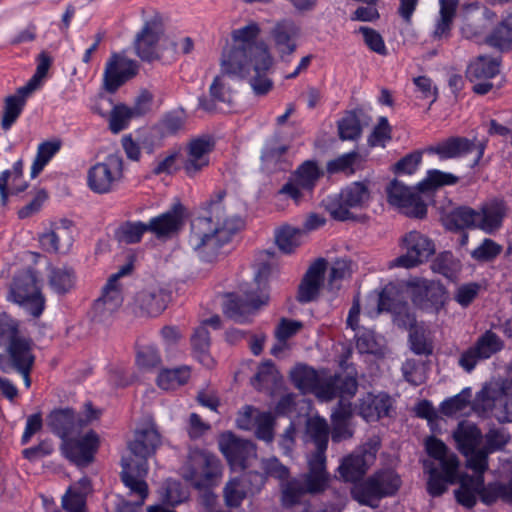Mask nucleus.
<instances>
[{"instance_id":"1","label":"nucleus","mask_w":512,"mask_h":512,"mask_svg":"<svg viewBox=\"0 0 512 512\" xmlns=\"http://www.w3.org/2000/svg\"><path fill=\"white\" fill-rule=\"evenodd\" d=\"M260 31L256 22L234 29L231 33L233 46L223 51L220 62L224 74L248 78L256 96H264L273 88V81L268 77L273 58L267 44L257 41Z\"/></svg>"},{"instance_id":"2","label":"nucleus","mask_w":512,"mask_h":512,"mask_svg":"<svg viewBox=\"0 0 512 512\" xmlns=\"http://www.w3.org/2000/svg\"><path fill=\"white\" fill-rule=\"evenodd\" d=\"M226 192L219 190L199 208L198 216L191 222L188 243L198 257L205 262L217 259L224 245L242 228L243 220L228 215L223 203Z\"/></svg>"},{"instance_id":"3","label":"nucleus","mask_w":512,"mask_h":512,"mask_svg":"<svg viewBox=\"0 0 512 512\" xmlns=\"http://www.w3.org/2000/svg\"><path fill=\"white\" fill-rule=\"evenodd\" d=\"M161 444L158 432L151 416H146L144 422L135 431V438L130 443V452L137 458H130V497H136L133 504L141 506L148 496V485L145 476L148 472L147 459L152 456ZM132 500H130V505Z\"/></svg>"},{"instance_id":"4","label":"nucleus","mask_w":512,"mask_h":512,"mask_svg":"<svg viewBox=\"0 0 512 512\" xmlns=\"http://www.w3.org/2000/svg\"><path fill=\"white\" fill-rule=\"evenodd\" d=\"M377 314L390 312L393 314L394 322L399 327L411 328L409 342L411 350L417 355H430L433 352V345L427 338L425 331L413 328L416 323L415 315L410 311L409 305L404 301L399 289L395 284L389 283L384 286L376 300Z\"/></svg>"},{"instance_id":"5","label":"nucleus","mask_w":512,"mask_h":512,"mask_svg":"<svg viewBox=\"0 0 512 512\" xmlns=\"http://www.w3.org/2000/svg\"><path fill=\"white\" fill-rule=\"evenodd\" d=\"M326 460V456L307 455V470L282 485L284 506H293L304 495H319L330 487L332 476L327 470Z\"/></svg>"},{"instance_id":"6","label":"nucleus","mask_w":512,"mask_h":512,"mask_svg":"<svg viewBox=\"0 0 512 512\" xmlns=\"http://www.w3.org/2000/svg\"><path fill=\"white\" fill-rule=\"evenodd\" d=\"M269 274V266L261 265L254 276L253 284H245L241 287L243 297L233 294L229 296L223 308L225 315L239 323L250 321L256 310L268 303L267 282Z\"/></svg>"},{"instance_id":"7","label":"nucleus","mask_w":512,"mask_h":512,"mask_svg":"<svg viewBox=\"0 0 512 512\" xmlns=\"http://www.w3.org/2000/svg\"><path fill=\"white\" fill-rule=\"evenodd\" d=\"M183 478L197 489L213 486L221 475V464L216 455L207 450L191 448L182 466Z\"/></svg>"},{"instance_id":"8","label":"nucleus","mask_w":512,"mask_h":512,"mask_svg":"<svg viewBox=\"0 0 512 512\" xmlns=\"http://www.w3.org/2000/svg\"><path fill=\"white\" fill-rule=\"evenodd\" d=\"M8 299L22 307L29 315L35 318L41 316L46 300L35 271L23 270L14 276Z\"/></svg>"},{"instance_id":"9","label":"nucleus","mask_w":512,"mask_h":512,"mask_svg":"<svg viewBox=\"0 0 512 512\" xmlns=\"http://www.w3.org/2000/svg\"><path fill=\"white\" fill-rule=\"evenodd\" d=\"M101 415V410L93 407L91 402L84 404V409L76 413L71 408H60L50 412L47 416V425L50 430L63 440L79 433Z\"/></svg>"},{"instance_id":"10","label":"nucleus","mask_w":512,"mask_h":512,"mask_svg":"<svg viewBox=\"0 0 512 512\" xmlns=\"http://www.w3.org/2000/svg\"><path fill=\"white\" fill-rule=\"evenodd\" d=\"M128 275V263L118 272L109 276L103 286L101 295L94 301L92 319L96 323L109 324L113 321L124 301L123 285L120 279Z\"/></svg>"},{"instance_id":"11","label":"nucleus","mask_w":512,"mask_h":512,"mask_svg":"<svg viewBox=\"0 0 512 512\" xmlns=\"http://www.w3.org/2000/svg\"><path fill=\"white\" fill-rule=\"evenodd\" d=\"M369 198L368 184L356 181L343 188L340 193L328 196L323 203L333 219L345 221L352 218L350 209L362 208Z\"/></svg>"},{"instance_id":"12","label":"nucleus","mask_w":512,"mask_h":512,"mask_svg":"<svg viewBox=\"0 0 512 512\" xmlns=\"http://www.w3.org/2000/svg\"><path fill=\"white\" fill-rule=\"evenodd\" d=\"M400 478L391 470L376 473L353 490L354 498L363 505L377 507V502L384 496L394 494L400 487Z\"/></svg>"},{"instance_id":"13","label":"nucleus","mask_w":512,"mask_h":512,"mask_svg":"<svg viewBox=\"0 0 512 512\" xmlns=\"http://www.w3.org/2000/svg\"><path fill=\"white\" fill-rule=\"evenodd\" d=\"M413 304L431 314H438L446 302L445 287L435 281L414 278L407 282Z\"/></svg>"},{"instance_id":"14","label":"nucleus","mask_w":512,"mask_h":512,"mask_svg":"<svg viewBox=\"0 0 512 512\" xmlns=\"http://www.w3.org/2000/svg\"><path fill=\"white\" fill-rule=\"evenodd\" d=\"M123 176V159L118 153L109 154L103 162L96 163L88 170L87 184L96 193L112 190Z\"/></svg>"},{"instance_id":"15","label":"nucleus","mask_w":512,"mask_h":512,"mask_svg":"<svg viewBox=\"0 0 512 512\" xmlns=\"http://www.w3.org/2000/svg\"><path fill=\"white\" fill-rule=\"evenodd\" d=\"M486 143L478 141L476 138L468 139L465 137H449L441 142L427 148V153L437 155L440 160H448L463 157L475 152V158L471 167L479 164L484 155Z\"/></svg>"},{"instance_id":"16","label":"nucleus","mask_w":512,"mask_h":512,"mask_svg":"<svg viewBox=\"0 0 512 512\" xmlns=\"http://www.w3.org/2000/svg\"><path fill=\"white\" fill-rule=\"evenodd\" d=\"M386 194L388 203L406 216L419 219L426 216L427 206L420 194L397 179L386 186Z\"/></svg>"},{"instance_id":"17","label":"nucleus","mask_w":512,"mask_h":512,"mask_svg":"<svg viewBox=\"0 0 512 512\" xmlns=\"http://www.w3.org/2000/svg\"><path fill=\"white\" fill-rule=\"evenodd\" d=\"M473 411L480 417H495L499 421L508 419L509 404L503 388L485 385L472 403Z\"/></svg>"},{"instance_id":"18","label":"nucleus","mask_w":512,"mask_h":512,"mask_svg":"<svg viewBox=\"0 0 512 512\" xmlns=\"http://www.w3.org/2000/svg\"><path fill=\"white\" fill-rule=\"evenodd\" d=\"M457 449L466 457V465L474 472H485V467L479 466L473 460L482 450L483 435L476 424L462 421L453 432Z\"/></svg>"},{"instance_id":"19","label":"nucleus","mask_w":512,"mask_h":512,"mask_svg":"<svg viewBox=\"0 0 512 512\" xmlns=\"http://www.w3.org/2000/svg\"><path fill=\"white\" fill-rule=\"evenodd\" d=\"M405 253L391 262V267L413 268L426 261L435 251L433 242L418 231H410L402 239Z\"/></svg>"},{"instance_id":"20","label":"nucleus","mask_w":512,"mask_h":512,"mask_svg":"<svg viewBox=\"0 0 512 512\" xmlns=\"http://www.w3.org/2000/svg\"><path fill=\"white\" fill-rule=\"evenodd\" d=\"M215 148L214 137L203 134L190 139L186 145L183 162L185 174L193 178L210 164V154Z\"/></svg>"},{"instance_id":"21","label":"nucleus","mask_w":512,"mask_h":512,"mask_svg":"<svg viewBox=\"0 0 512 512\" xmlns=\"http://www.w3.org/2000/svg\"><path fill=\"white\" fill-rule=\"evenodd\" d=\"M100 446L99 435L94 430H89L82 437L67 439L62 444V453L78 467H87L94 461Z\"/></svg>"},{"instance_id":"22","label":"nucleus","mask_w":512,"mask_h":512,"mask_svg":"<svg viewBox=\"0 0 512 512\" xmlns=\"http://www.w3.org/2000/svg\"><path fill=\"white\" fill-rule=\"evenodd\" d=\"M163 31L162 17L158 12L145 19L143 28L135 39V50L141 59L152 61L158 57L157 44Z\"/></svg>"},{"instance_id":"23","label":"nucleus","mask_w":512,"mask_h":512,"mask_svg":"<svg viewBox=\"0 0 512 512\" xmlns=\"http://www.w3.org/2000/svg\"><path fill=\"white\" fill-rule=\"evenodd\" d=\"M185 207L180 201L171 208L149 220V232L158 239H169L177 235L184 225Z\"/></svg>"},{"instance_id":"24","label":"nucleus","mask_w":512,"mask_h":512,"mask_svg":"<svg viewBox=\"0 0 512 512\" xmlns=\"http://www.w3.org/2000/svg\"><path fill=\"white\" fill-rule=\"evenodd\" d=\"M219 446L228 462L241 469L246 468L249 457L256 454L255 446L251 441L237 438L230 432L221 436Z\"/></svg>"},{"instance_id":"25","label":"nucleus","mask_w":512,"mask_h":512,"mask_svg":"<svg viewBox=\"0 0 512 512\" xmlns=\"http://www.w3.org/2000/svg\"><path fill=\"white\" fill-rule=\"evenodd\" d=\"M458 467L454 459H450L443 463V467L440 470L436 467H431L428 463H425V468L429 471V479L427 483L428 493L437 497L442 495L448 484H454L458 480Z\"/></svg>"},{"instance_id":"26","label":"nucleus","mask_w":512,"mask_h":512,"mask_svg":"<svg viewBox=\"0 0 512 512\" xmlns=\"http://www.w3.org/2000/svg\"><path fill=\"white\" fill-rule=\"evenodd\" d=\"M507 205L502 199H492L485 202L478 211V229L487 234L498 231L507 215Z\"/></svg>"},{"instance_id":"27","label":"nucleus","mask_w":512,"mask_h":512,"mask_svg":"<svg viewBox=\"0 0 512 512\" xmlns=\"http://www.w3.org/2000/svg\"><path fill=\"white\" fill-rule=\"evenodd\" d=\"M374 458V453L362 450L344 457L338 467L340 478L345 482H356L362 479Z\"/></svg>"},{"instance_id":"28","label":"nucleus","mask_w":512,"mask_h":512,"mask_svg":"<svg viewBox=\"0 0 512 512\" xmlns=\"http://www.w3.org/2000/svg\"><path fill=\"white\" fill-rule=\"evenodd\" d=\"M392 409V398L386 393H367L360 399L359 415L367 422H375L389 416Z\"/></svg>"},{"instance_id":"29","label":"nucleus","mask_w":512,"mask_h":512,"mask_svg":"<svg viewBox=\"0 0 512 512\" xmlns=\"http://www.w3.org/2000/svg\"><path fill=\"white\" fill-rule=\"evenodd\" d=\"M325 268L324 259H318L309 267L298 287L297 300L300 303H309L316 299L323 282Z\"/></svg>"},{"instance_id":"30","label":"nucleus","mask_w":512,"mask_h":512,"mask_svg":"<svg viewBox=\"0 0 512 512\" xmlns=\"http://www.w3.org/2000/svg\"><path fill=\"white\" fill-rule=\"evenodd\" d=\"M483 474L475 472V475H462L459 479L460 486L455 490V498L459 504L471 509L477 503V497L482 501Z\"/></svg>"},{"instance_id":"31","label":"nucleus","mask_w":512,"mask_h":512,"mask_svg":"<svg viewBox=\"0 0 512 512\" xmlns=\"http://www.w3.org/2000/svg\"><path fill=\"white\" fill-rule=\"evenodd\" d=\"M228 77L231 75L224 74L221 70V75H218L214 78L213 82L209 87L210 99L206 97L199 98V107L207 112H212L215 110V103H225L231 104L233 102L234 91L229 83ZM232 78H235L232 76Z\"/></svg>"},{"instance_id":"32","label":"nucleus","mask_w":512,"mask_h":512,"mask_svg":"<svg viewBox=\"0 0 512 512\" xmlns=\"http://www.w3.org/2000/svg\"><path fill=\"white\" fill-rule=\"evenodd\" d=\"M128 80V59L124 55L113 54L106 63L103 73V88L115 93Z\"/></svg>"},{"instance_id":"33","label":"nucleus","mask_w":512,"mask_h":512,"mask_svg":"<svg viewBox=\"0 0 512 512\" xmlns=\"http://www.w3.org/2000/svg\"><path fill=\"white\" fill-rule=\"evenodd\" d=\"M272 37L281 58L291 55L297 47L295 42L299 35V28L292 20H282L273 28Z\"/></svg>"},{"instance_id":"34","label":"nucleus","mask_w":512,"mask_h":512,"mask_svg":"<svg viewBox=\"0 0 512 512\" xmlns=\"http://www.w3.org/2000/svg\"><path fill=\"white\" fill-rule=\"evenodd\" d=\"M167 295L161 289L143 290L134 298L135 309L142 315L158 316L166 308Z\"/></svg>"},{"instance_id":"35","label":"nucleus","mask_w":512,"mask_h":512,"mask_svg":"<svg viewBox=\"0 0 512 512\" xmlns=\"http://www.w3.org/2000/svg\"><path fill=\"white\" fill-rule=\"evenodd\" d=\"M291 381L302 393H313L322 400L320 394L325 390V382L322 383L317 372L306 365L296 366L290 373Z\"/></svg>"},{"instance_id":"36","label":"nucleus","mask_w":512,"mask_h":512,"mask_svg":"<svg viewBox=\"0 0 512 512\" xmlns=\"http://www.w3.org/2000/svg\"><path fill=\"white\" fill-rule=\"evenodd\" d=\"M351 417L352 408L350 403L341 400L331 414V438L333 442L339 443L353 436V430L350 427Z\"/></svg>"},{"instance_id":"37","label":"nucleus","mask_w":512,"mask_h":512,"mask_svg":"<svg viewBox=\"0 0 512 512\" xmlns=\"http://www.w3.org/2000/svg\"><path fill=\"white\" fill-rule=\"evenodd\" d=\"M485 443L481 453L473 462L488 469V456L491 453L502 450L510 440L509 432L503 427H493L484 436Z\"/></svg>"},{"instance_id":"38","label":"nucleus","mask_w":512,"mask_h":512,"mask_svg":"<svg viewBox=\"0 0 512 512\" xmlns=\"http://www.w3.org/2000/svg\"><path fill=\"white\" fill-rule=\"evenodd\" d=\"M458 5V0H439V16L432 32L433 39L441 40L450 37Z\"/></svg>"},{"instance_id":"39","label":"nucleus","mask_w":512,"mask_h":512,"mask_svg":"<svg viewBox=\"0 0 512 512\" xmlns=\"http://www.w3.org/2000/svg\"><path fill=\"white\" fill-rule=\"evenodd\" d=\"M47 271L48 285L54 293L64 295L74 287L76 276L72 268L50 265Z\"/></svg>"},{"instance_id":"40","label":"nucleus","mask_w":512,"mask_h":512,"mask_svg":"<svg viewBox=\"0 0 512 512\" xmlns=\"http://www.w3.org/2000/svg\"><path fill=\"white\" fill-rule=\"evenodd\" d=\"M358 383L352 376H335L325 382V390L321 391L323 401L332 400L335 397H352L357 392Z\"/></svg>"},{"instance_id":"41","label":"nucleus","mask_w":512,"mask_h":512,"mask_svg":"<svg viewBox=\"0 0 512 512\" xmlns=\"http://www.w3.org/2000/svg\"><path fill=\"white\" fill-rule=\"evenodd\" d=\"M23 174V161L17 160L12 169H7L0 174V203L2 206H6L10 193L18 194L23 192L27 184L16 187L14 183L22 177Z\"/></svg>"},{"instance_id":"42","label":"nucleus","mask_w":512,"mask_h":512,"mask_svg":"<svg viewBox=\"0 0 512 512\" xmlns=\"http://www.w3.org/2000/svg\"><path fill=\"white\" fill-rule=\"evenodd\" d=\"M307 434L315 445L312 456H326L329 441V427L324 418H312L307 422Z\"/></svg>"},{"instance_id":"43","label":"nucleus","mask_w":512,"mask_h":512,"mask_svg":"<svg viewBox=\"0 0 512 512\" xmlns=\"http://www.w3.org/2000/svg\"><path fill=\"white\" fill-rule=\"evenodd\" d=\"M478 220L479 215L476 209L461 206L455 208L446 216L445 224L450 230L478 229Z\"/></svg>"},{"instance_id":"44","label":"nucleus","mask_w":512,"mask_h":512,"mask_svg":"<svg viewBox=\"0 0 512 512\" xmlns=\"http://www.w3.org/2000/svg\"><path fill=\"white\" fill-rule=\"evenodd\" d=\"M499 62L491 57L478 56L467 68V77L471 82L490 80L499 73Z\"/></svg>"},{"instance_id":"45","label":"nucleus","mask_w":512,"mask_h":512,"mask_svg":"<svg viewBox=\"0 0 512 512\" xmlns=\"http://www.w3.org/2000/svg\"><path fill=\"white\" fill-rule=\"evenodd\" d=\"M191 345L195 358L206 368H212L214 360L209 353L210 335L204 325L198 326L191 336Z\"/></svg>"},{"instance_id":"46","label":"nucleus","mask_w":512,"mask_h":512,"mask_svg":"<svg viewBox=\"0 0 512 512\" xmlns=\"http://www.w3.org/2000/svg\"><path fill=\"white\" fill-rule=\"evenodd\" d=\"M62 141L60 139H52L41 142L37 147L35 159L31 165V178L37 177L51 159L60 151Z\"/></svg>"},{"instance_id":"47","label":"nucleus","mask_w":512,"mask_h":512,"mask_svg":"<svg viewBox=\"0 0 512 512\" xmlns=\"http://www.w3.org/2000/svg\"><path fill=\"white\" fill-rule=\"evenodd\" d=\"M497 501L512 504V477L508 482L494 481L486 485L483 482L482 503L492 505Z\"/></svg>"},{"instance_id":"48","label":"nucleus","mask_w":512,"mask_h":512,"mask_svg":"<svg viewBox=\"0 0 512 512\" xmlns=\"http://www.w3.org/2000/svg\"><path fill=\"white\" fill-rule=\"evenodd\" d=\"M190 377L191 369L187 365L163 369L157 377V384L163 390H173L186 384Z\"/></svg>"},{"instance_id":"49","label":"nucleus","mask_w":512,"mask_h":512,"mask_svg":"<svg viewBox=\"0 0 512 512\" xmlns=\"http://www.w3.org/2000/svg\"><path fill=\"white\" fill-rule=\"evenodd\" d=\"M155 146V128H140L136 133L135 140L130 136V160L138 161L141 156V149L145 150L148 154L153 153Z\"/></svg>"},{"instance_id":"50","label":"nucleus","mask_w":512,"mask_h":512,"mask_svg":"<svg viewBox=\"0 0 512 512\" xmlns=\"http://www.w3.org/2000/svg\"><path fill=\"white\" fill-rule=\"evenodd\" d=\"M320 176L321 171L317 163L312 160L302 163L293 174V178L306 191L313 190Z\"/></svg>"},{"instance_id":"51","label":"nucleus","mask_w":512,"mask_h":512,"mask_svg":"<svg viewBox=\"0 0 512 512\" xmlns=\"http://www.w3.org/2000/svg\"><path fill=\"white\" fill-rule=\"evenodd\" d=\"M473 346L485 360L501 351L504 344L502 339L497 334L488 330L477 339Z\"/></svg>"},{"instance_id":"52","label":"nucleus","mask_w":512,"mask_h":512,"mask_svg":"<svg viewBox=\"0 0 512 512\" xmlns=\"http://www.w3.org/2000/svg\"><path fill=\"white\" fill-rule=\"evenodd\" d=\"M432 269L448 279H454L460 270V263L452 252L445 251L434 259Z\"/></svg>"},{"instance_id":"53","label":"nucleus","mask_w":512,"mask_h":512,"mask_svg":"<svg viewBox=\"0 0 512 512\" xmlns=\"http://www.w3.org/2000/svg\"><path fill=\"white\" fill-rule=\"evenodd\" d=\"M286 151L287 147L277 140L267 141L261 153V160L269 169H282L281 160Z\"/></svg>"},{"instance_id":"54","label":"nucleus","mask_w":512,"mask_h":512,"mask_svg":"<svg viewBox=\"0 0 512 512\" xmlns=\"http://www.w3.org/2000/svg\"><path fill=\"white\" fill-rule=\"evenodd\" d=\"M471 388H464L457 395L444 400L441 403V412L446 416H455L463 412L471 402Z\"/></svg>"},{"instance_id":"55","label":"nucleus","mask_w":512,"mask_h":512,"mask_svg":"<svg viewBox=\"0 0 512 512\" xmlns=\"http://www.w3.org/2000/svg\"><path fill=\"white\" fill-rule=\"evenodd\" d=\"M302 232L300 229L283 226L276 235L275 240L279 249L284 253H291L296 247L300 245V237Z\"/></svg>"},{"instance_id":"56","label":"nucleus","mask_w":512,"mask_h":512,"mask_svg":"<svg viewBox=\"0 0 512 512\" xmlns=\"http://www.w3.org/2000/svg\"><path fill=\"white\" fill-rule=\"evenodd\" d=\"M154 95L147 89H141L130 104V120L142 118L152 111Z\"/></svg>"},{"instance_id":"57","label":"nucleus","mask_w":512,"mask_h":512,"mask_svg":"<svg viewBox=\"0 0 512 512\" xmlns=\"http://www.w3.org/2000/svg\"><path fill=\"white\" fill-rule=\"evenodd\" d=\"M25 106L17 99L7 96L4 100L3 112L1 117V128L8 131L15 124L19 116L22 114Z\"/></svg>"},{"instance_id":"58","label":"nucleus","mask_w":512,"mask_h":512,"mask_svg":"<svg viewBox=\"0 0 512 512\" xmlns=\"http://www.w3.org/2000/svg\"><path fill=\"white\" fill-rule=\"evenodd\" d=\"M361 124L356 113L348 112L338 122L339 137L342 140H355L361 135Z\"/></svg>"},{"instance_id":"59","label":"nucleus","mask_w":512,"mask_h":512,"mask_svg":"<svg viewBox=\"0 0 512 512\" xmlns=\"http://www.w3.org/2000/svg\"><path fill=\"white\" fill-rule=\"evenodd\" d=\"M136 365L141 370H151L161 363V356L158 349L152 345L142 346L136 351Z\"/></svg>"},{"instance_id":"60","label":"nucleus","mask_w":512,"mask_h":512,"mask_svg":"<svg viewBox=\"0 0 512 512\" xmlns=\"http://www.w3.org/2000/svg\"><path fill=\"white\" fill-rule=\"evenodd\" d=\"M185 121L184 110H174L163 116L159 126L164 135H174L184 128Z\"/></svg>"},{"instance_id":"61","label":"nucleus","mask_w":512,"mask_h":512,"mask_svg":"<svg viewBox=\"0 0 512 512\" xmlns=\"http://www.w3.org/2000/svg\"><path fill=\"white\" fill-rule=\"evenodd\" d=\"M276 380L275 366L271 362L262 363L254 377L251 379L252 386L257 390L270 388Z\"/></svg>"},{"instance_id":"62","label":"nucleus","mask_w":512,"mask_h":512,"mask_svg":"<svg viewBox=\"0 0 512 512\" xmlns=\"http://www.w3.org/2000/svg\"><path fill=\"white\" fill-rule=\"evenodd\" d=\"M245 485L241 479L230 480L224 488L225 504L228 507H238L246 497Z\"/></svg>"},{"instance_id":"63","label":"nucleus","mask_w":512,"mask_h":512,"mask_svg":"<svg viewBox=\"0 0 512 512\" xmlns=\"http://www.w3.org/2000/svg\"><path fill=\"white\" fill-rule=\"evenodd\" d=\"M487 43L501 50L509 49L512 45V26L506 22L500 23L487 38Z\"/></svg>"},{"instance_id":"64","label":"nucleus","mask_w":512,"mask_h":512,"mask_svg":"<svg viewBox=\"0 0 512 512\" xmlns=\"http://www.w3.org/2000/svg\"><path fill=\"white\" fill-rule=\"evenodd\" d=\"M274 421L275 419L271 412H262L258 415V419L253 428L256 437L267 443L272 442L274 438Z\"/></svg>"}]
</instances>
